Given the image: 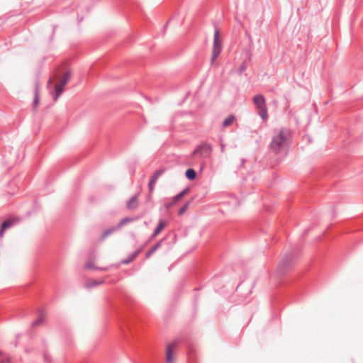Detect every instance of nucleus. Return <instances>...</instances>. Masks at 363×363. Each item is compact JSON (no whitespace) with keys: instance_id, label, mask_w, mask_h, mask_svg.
Instances as JSON below:
<instances>
[{"instance_id":"obj_1","label":"nucleus","mask_w":363,"mask_h":363,"mask_svg":"<svg viewBox=\"0 0 363 363\" xmlns=\"http://www.w3.org/2000/svg\"><path fill=\"white\" fill-rule=\"evenodd\" d=\"M291 137V131L289 128H282L274 135L269 145L270 150L276 154L286 152Z\"/></svg>"},{"instance_id":"obj_2","label":"nucleus","mask_w":363,"mask_h":363,"mask_svg":"<svg viewBox=\"0 0 363 363\" xmlns=\"http://www.w3.org/2000/svg\"><path fill=\"white\" fill-rule=\"evenodd\" d=\"M212 153V147L207 143H202L198 145L191 153V157H198L201 159L208 158Z\"/></svg>"},{"instance_id":"obj_3","label":"nucleus","mask_w":363,"mask_h":363,"mask_svg":"<svg viewBox=\"0 0 363 363\" xmlns=\"http://www.w3.org/2000/svg\"><path fill=\"white\" fill-rule=\"evenodd\" d=\"M222 51V44L219 38V30L216 28L213 36V45L211 56V64H213L216 59L219 56Z\"/></svg>"},{"instance_id":"obj_4","label":"nucleus","mask_w":363,"mask_h":363,"mask_svg":"<svg viewBox=\"0 0 363 363\" xmlns=\"http://www.w3.org/2000/svg\"><path fill=\"white\" fill-rule=\"evenodd\" d=\"M70 79V73L67 72L64 74L62 79L55 86V96L54 100L56 101L57 98L62 94L64 91V86L67 84Z\"/></svg>"},{"instance_id":"obj_5","label":"nucleus","mask_w":363,"mask_h":363,"mask_svg":"<svg viewBox=\"0 0 363 363\" xmlns=\"http://www.w3.org/2000/svg\"><path fill=\"white\" fill-rule=\"evenodd\" d=\"M163 173H164V170L163 169H158L151 177V178H150V179L149 181V183H148V189H149V194H150V196L151 195V194L154 191L155 185L157 181V179H159V177L160 176H162V174Z\"/></svg>"},{"instance_id":"obj_6","label":"nucleus","mask_w":363,"mask_h":363,"mask_svg":"<svg viewBox=\"0 0 363 363\" xmlns=\"http://www.w3.org/2000/svg\"><path fill=\"white\" fill-rule=\"evenodd\" d=\"M177 345V341H173L171 343H169L167 347L166 350V361L167 363H174V360L172 359V352L175 347Z\"/></svg>"},{"instance_id":"obj_7","label":"nucleus","mask_w":363,"mask_h":363,"mask_svg":"<svg viewBox=\"0 0 363 363\" xmlns=\"http://www.w3.org/2000/svg\"><path fill=\"white\" fill-rule=\"evenodd\" d=\"M253 102L257 109L267 107L265 98L262 94H257L255 96H254Z\"/></svg>"},{"instance_id":"obj_8","label":"nucleus","mask_w":363,"mask_h":363,"mask_svg":"<svg viewBox=\"0 0 363 363\" xmlns=\"http://www.w3.org/2000/svg\"><path fill=\"white\" fill-rule=\"evenodd\" d=\"M167 223L163 219H160L158 222L157 226L155 229L153 233L151 235V238H155L167 225Z\"/></svg>"},{"instance_id":"obj_9","label":"nucleus","mask_w":363,"mask_h":363,"mask_svg":"<svg viewBox=\"0 0 363 363\" xmlns=\"http://www.w3.org/2000/svg\"><path fill=\"white\" fill-rule=\"evenodd\" d=\"M105 281H106L105 279H100V280L91 279V280H89V281L85 282L84 286L86 289H91V288H93V287H96V286H99L100 284H102Z\"/></svg>"},{"instance_id":"obj_10","label":"nucleus","mask_w":363,"mask_h":363,"mask_svg":"<svg viewBox=\"0 0 363 363\" xmlns=\"http://www.w3.org/2000/svg\"><path fill=\"white\" fill-rule=\"evenodd\" d=\"M13 223H14L13 220H11V219H9V218L5 220L2 223L1 228L0 229V238H3V236H4V230H6V229L10 228L11 227H12Z\"/></svg>"},{"instance_id":"obj_11","label":"nucleus","mask_w":363,"mask_h":363,"mask_svg":"<svg viewBox=\"0 0 363 363\" xmlns=\"http://www.w3.org/2000/svg\"><path fill=\"white\" fill-rule=\"evenodd\" d=\"M138 206V196L135 195L130 198L126 203V206L130 210L135 209Z\"/></svg>"},{"instance_id":"obj_12","label":"nucleus","mask_w":363,"mask_h":363,"mask_svg":"<svg viewBox=\"0 0 363 363\" xmlns=\"http://www.w3.org/2000/svg\"><path fill=\"white\" fill-rule=\"evenodd\" d=\"M141 248L135 250V252L129 255L126 259L122 260V263L125 264L130 263L138 257V255L141 252Z\"/></svg>"},{"instance_id":"obj_13","label":"nucleus","mask_w":363,"mask_h":363,"mask_svg":"<svg viewBox=\"0 0 363 363\" xmlns=\"http://www.w3.org/2000/svg\"><path fill=\"white\" fill-rule=\"evenodd\" d=\"M163 240H161L157 243H156L154 246H152L146 253V257L149 258L155 251L159 249L162 245V242Z\"/></svg>"},{"instance_id":"obj_14","label":"nucleus","mask_w":363,"mask_h":363,"mask_svg":"<svg viewBox=\"0 0 363 363\" xmlns=\"http://www.w3.org/2000/svg\"><path fill=\"white\" fill-rule=\"evenodd\" d=\"M185 176L189 180H194L196 177V172L194 169H188L185 172Z\"/></svg>"},{"instance_id":"obj_15","label":"nucleus","mask_w":363,"mask_h":363,"mask_svg":"<svg viewBox=\"0 0 363 363\" xmlns=\"http://www.w3.org/2000/svg\"><path fill=\"white\" fill-rule=\"evenodd\" d=\"M235 121V117L233 115H230L227 118H225L223 123V127L226 128L233 124V123Z\"/></svg>"},{"instance_id":"obj_16","label":"nucleus","mask_w":363,"mask_h":363,"mask_svg":"<svg viewBox=\"0 0 363 363\" xmlns=\"http://www.w3.org/2000/svg\"><path fill=\"white\" fill-rule=\"evenodd\" d=\"M45 319V315L44 314V313H40L38 318L37 320H35L33 323H32V327H35L37 325H39L40 324H42L44 320Z\"/></svg>"},{"instance_id":"obj_17","label":"nucleus","mask_w":363,"mask_h":363,"mask_svg":"<svg viewBox=\"0 0 363 363\" xmlns=\"http://www.w3.org/2000/svg\"><path fill=\"white\" fill-rule=\"evenodd\" d=\"M118 229L119 228H118V225H117L116 227H112L111 228L106 230L104 232L103 235H101V239L102 240L105 239L108 235H110L112 233H113L114 231H116V230H118Z\"/></svg>"},{"instance_id":"obj_18","label":"nucleus","mask_w":363,"mask_h":363,"mask_svg":"<svg viewBox=\"0 0 363 363\" xmlns=\"http://www.w3.org/2000/svg\"><path fill=\"white\" fill-rule=\"evenodd\" d=\"M85 267L86 269H98V270H101V271H107L108 270V267H97L91 262L86 263Z\"/></svg>"},{"instance_id":"obj_19","label":"nucleus","mask_w":363,"mask_h":363,"mask_svg":"<svg viewBox=\"0 0 363 363\" xmlns=\"http://www.w3.org/2000/svg\"><path fill=\"white\" fill-rule=\"evenodd\" d=\"M259 111V115L261 117V118L266 121L268 119V113H267V107L258 109Z\"/></svg>"},{"instance_id":"obj_20","label":"nucleus","mask_w":363,"mask_h":363,"mask_svg":"<svg viewBox=\"0 0 363 363\" xmlns=\"http://www.w3.org/2000/svg\"><path fill=\"white\" fill-rule=\"evenodd\" d=\"M189 191V189L186 188L183 191H182L179 194L174 196L172 199H174V202H178L187 192Z\"/></svg>"},{"instance_id":"obj_21","label":"nucleus","mask_w":363,"mask_h":363,"mask_svg":"<svg viewBox=\"0 0 363 363\" xmlns=\"http://www.w3.org/2000/svg\"><path fill=\"white\" fill-rule=\"evenodd\" d=\"M133 220V218H129V217L123 218L119 222V223L118 225V228H122L124 225H125L126 223H130Z\"/></svg>"},{"instance_id":"obj_22","label":"nucleus","mask_w":363,"mask_h":363,"mask_svg":"<svg viewBox=\"0 0 363 363\" xmlns=\"http://www.w3.org/2000/svg\"><path fill=\"white\" fill-rule=\"evenodd\" d=\"M0 363H11L9 357L2 352H0Z\"/></svg>"},{"instance_id":"obj_23","label":"nucleus","mask_w":363,"mask_h":363,"mask_svg":"<svg viewBox=\"0 0 363 363\" xmlns=\"http://www.w3.org/2000/svg\"><path fill=\"white\" fill-rule=\"evenodd\" d=\"M38 103H39L38 85L36 84V86H35V97H34V101H33L34 106H38Z\"/></svg>"},{"instance_id":"obj_24","label":"nucleus","mask_w":363,"mask_h":363,"mask_svg":"<svg viewBox=\"0 0 363 363\" xmlns=\"http://www.w3.org/2000/svg\"><path fill=\"white\" fill-rule=\"evenodd\" d=\"M189 202H187L186 203H185L184 205H183L179 210L178 211V215L179 216H182L186 211V210L188 209L189 208Z\"/></svg>"},{"instance_id":"obj_25","label":"nucleus","mask_w":363,"mask_h":363,"mask_svg":"<svg viewBox=\"0 0 363 363\" xmlns=\"http://www.w3.org/2000/svg\"><path fill=\"white\" fill-rule=\"evenodd\" d=\"M176 203H177V202H174V199H172V200L170 202L165 203V207L167 208H171L172 206H173Z\"/></svg>"},{"instance_id":"obj_26","label":"nucleus","mask_w":363,"mask_h":363,"mask_svg":"<svg viewBox=\"0 0 363 363\" xmlns=\"http://www.w3.org/2000/svg\"><path fill=\"white\" fill-rule=\"evenodd\" d=\"M44 359H45V362H47L48 363H50V360L48 359V356L46 354H44Z\"/></svg>"},{"instance_id":"obj_27","label":"nucleus","mask_w":363,"mask_h":363,"mask_svg":"<svg viewBox=\"0 0 363 363\" xmlns=\"http://www.w3.org/2000/svg\"><path fill=\"white\" fill-rule=\"evenodd\" d=\"M243 69H245V66H244V65H242L241 66V67H240V69H241V70H242Z\"/></svg>"}]
</instances>
